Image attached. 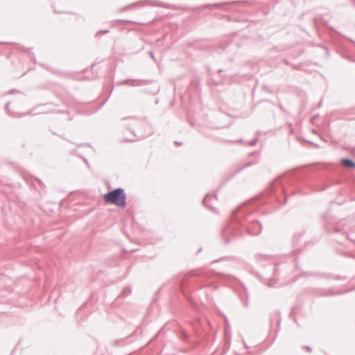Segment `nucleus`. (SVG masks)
Here are the masks:
<instances>
[{"label": "nucleus", "mask_w": 355, "mask_h": 355, "mask_svg": "<svg viewBox=\"0 0 355 355\" xmlns=\"http://www.w3.org/2000/svg\"><path fill=\"white\" fill-rule=\"evenodd\" d=\"M15 93L20 94L21 92L18 89H13L10 90L8 92V94H15Z\"/></svg>", "instance_id": "obj_5"}, {"label": "nucleus", "mask_w": 355, "mask_h": 355, "mask_svg": "<svg viewBox=\"0 0 355 355\" xmlns=\"http://www.w3.org/2000/svg\"><path fill=\"white\" fill-rule=\"evenodd\" d=\"M107 203L113 204L120 207L125 206L126 196L123 189H116L103 196Z\"/></svg>", "instance_id": "obj_1"}, {"label": "nucleus", "mask_w": 355, "mask_h": 355, "mask_svg": "<svg viewBox=\"0 0 355 355\" xmlns=\"http://www.w3.org/2000/svg\"><path fill=\"white\" fill-rule=\"evenodd\" d=\"M19 344V342L18 343L16 347L12 350L11 355H21V354L22 349H18Z\"/></svg>", "instance_id": "obj_4"}, {"label": "nucleus", "mask_w": 355, "mask_h": 355, "mask_svg": "<svg viewBox=\"0 0 355 355\" xmlns=\"http://www.w3.org/2000/svg\"><path fill=\"white\" fill-rule=\"evenodd\" d=\"M9 105H10V102H8L6 104V106H5V109L8 112V113L11 116H13V117H20V114H15L13 112H11L9 110Z\"/></svg>", "instance_id": "obj_3"}, {"label": "nucleus", "mask_w": 355, "mask_h": 355, "mask_svg": "<svg viewBox=\"0 0 355 355\" xmlns=\"http://www.w3.org/2000/svg\"><path fill=\"white\" fill-rule=\"evenodd\" d=\"M342 164L347 167V168H354L355 167V163L350 160L347 159H343L341 161Z\"/></svg>", "instance_id": "obj_2"}]
</instances>
